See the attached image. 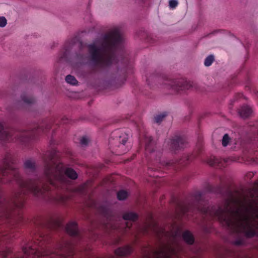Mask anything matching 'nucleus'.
<instances>
[{"label": "nucleus", "instance_id": "f257e3e1", "mask_svg": "<svg viewBox=\"0 0 258 258\" xmlns=\"http://www.w3.org/2000/svg\"><path fill=\"white\" fill-rule=\"evenodd\" d=\"M215 215L236 232L248 237L258 234V198L246 201L236 208L227 205Z\"/></svg>", "mask_w": 258, "mask_h": 258}, {"label": "nucleus", "instance_id": "f03ea898", "mask_svg": "<svg viewBox=\"0 0 258 258\" xmlns=\"http://www.w3.org/2000/svg\"><path fill=\"white\" fill-rule=\"evenodd\" d=\"M119 31L113 29L88 45L91 60L94 64L109 66L113 63L114 53L122 44Z\"/></svg>", "mask_w": 258, "mask_h": 258}, {"label": "nucleus", "instance_id": "7ed1b4c3", "mask_svg": "<svg viewBox=\"0 0 258 258\" xmlns=\"http://www.w3.org/2000/svg\"><path fill=\"white\" fill-rule=\"evenodd\" d=\"M16 181L22 188L28 192H30L37 197H42L47 187L40 182L36 181H24L17 169L16 161L11 157L5 158L3 165L0 167V183H7Z\"/></svg>", "mask_w": 258, "mask_h": 258}, {"label": "nucleus", "instance_id": "20e7f679", "mask_svg": "<svg viewBox=\"0 0 258 258\" xmlns=\"http://www.w3.org/2000/svg\"><path fill=\"white\" fill-rule=\"evenodd\" d=\"M47 156L48 157L45 159V176L50 184L59 188L58 184H67L68 180L66 177L72 179L77 178L78 174L74 169L64 168L56 151L49 152Z\"/></svg>", "mask_w": 258, "mask_h": 258}, {"label": "nucleus", "instance_id": "39448f33", "mask_svg": "<svg viewBox=\"0 0 258 258\" xmlns=\"http://www.w3.org/2000/svg\"><path fill=\"white\" fill-rule=\"evenodd\" d=\"M35 132H21L5 127L3 124L0 123V140L4 141L25 143L33 138L32 136Z\"/></svg>", "mask_w": 258, "mask_h": 258}, {"label": "nucleus", "instance_id": "423d86ee", "mask_svg": "<svg viewBox=\"0 0 258 258\" xmlns=\"http://www.w3.org/2000/svg\"><path fill=\"white\" fill-rule=\"evenodd\" d=\"M42 254L36 245L28 243L23 247L22 252L16 253L10 248L0 251V258H40Z\"/></svg>", "mask_w": 258, "mask_h": 258}, {"label": "nucleus", "instance_id": "0eeeda50", "mask_svg": "<svg viewBox=\"0 0 258 258\" xmlns=\"http://www.w3.org/2000/svg\"><path fill=\"white\" fill-rule=\"evenodd\" d=\"M175 253L174 248L169 245H164L156 254V258H174L173 255Z\"/></svg>", "mask_w": 258, "mask_h": 258}, {"label": "nucleus", "instance_id": "6e6552de", "mask_svg": "<svg viewBox=\"0 0 258 258\" xmlns=\"http://www.w3.org/2000/svg\"><path fill=\"white\" fill-rule=\"evenodd\" d=\"M118 131H116L112 133L111 137L109 139V143L110 145H113L114 143H120L124 145L126 143L127 139L124 137L119 135L118 136H115V135L118 134Z\"/></svg>", "mask_w": 258, "mask_h": 258}, {"label": "nucleus", "instance_id": "1a4fd4ad", "mask_svg": "<svg viewBox=\"0 0 258 258\" xmlns=\"http://www.w3.org/2000/svg\"><path fill=\"white\" fill-rule=\"evenodd\" d=\"M66 231L71 236H77L78 234V226L75 222H71L66 226Z\"/></svg>", "mask_w": 258, "mask_h": 258}, {"label": "nucleus", "instance_id": "9d476101", "mask_svg": "<svg viewBox=\"0 0 258 258\" xmlns=\"http://www.w3.org/2000/svg\"><path fill=\"white\" fill-rule=\"evenodd\" d=\"M252 112L251 108L248 105H245L241 107L239 111L240 116L245 118L248 116Z\"/></svg>", "mask_w": 258, "mask_h": 258}, {"label": "nucleus", "instance_id": "9b49d317", "mask_svg": "<svg viewBox=\"0 0 258 258\" xmlns=\"http://www.w3.org/2000/svg\"><path fill=\"white\" fill-rule=\"evenodd\" d=\"M183 238L188 244H192L194 239L192 234L188 231H185L183 233Z\"/></svg>", "mask_w": 258, "mask_h": 258}, {"label": "nucleus", "instance_id": "f8f14e48", "mask_svg": "<svg viewBox=\"0 0 258 258\" xmlns=\"http://www.w3.org/2000/svg\"><path fill=\"white\" fill-rule=\"evenodd\" d=\"M128 252V249L125 247H119L116 249L115 251L116 255L119 256H124Z\"/></svg>", "mask_w": 258, "mask_h": 258}, {"label": "nucleus", "instance_id": "ddd939ff", "mask_svg": "<svg viewBox=\"0 0 258 258\" xmlns=\"http://www.w3.org/2000/svg\"><path fill=\"white\" fill-rule=\"evenodd\" d=\"M25 168L31 170H34L35 168V164L31 160H27L24 163Z\"/></svg>", "mask_w": 258, "mask_h": 258}, {"label": "nucleus", "instance_id": "4468645a", "mask_svg": "<svg viewBox=\"0 0 258 258\" xmlns=\"http://www.w3.org/2000/svg\"><path fill=\"white\" fill-rule=\"evenodd\" d=\"M65 80L68 83L73 85H77L78 83V81L76 78L74 76L70 75H67Z\"/></svg>", "mask_w": 258, "mask_h": 258}, {"label": "nucleus", "instance_id": "2eb2a0df", "mask_svg": "<svg viewBox=\"0 0 258 258\" xmlns=\"http://www.w3.org/2000/svg\"><path fill=\"white\" fill-rule=\"evenodd\" d=\"M11 237V235L8 234H0V245L6 243Z\"/></svg>", "mask_w": 258, "mask_h": 258}, {"label": "nucleus", "instance_id": "dca6fc26", "mask_svg": "<svg viewBox=\"0 0 258 258\" xmlns=\"http://www.w3.org/2000/svg\"><path fill=\"white\" fill-rule=\"evenodd\" d=\"M127 194L125 191L120 190L117 194V198L119 200H123L127 197Z\"/></svg>", "mask_w": 258, "mask_h": 258}, {"label": "nucleus", "instance_id": "f3484780", "mask_svg": "<svg viewBox=\"0 0 258 258\" xmlns=\"http://www.w3.org/2000/svg\"><path fill=\"white\" fill-rule=\"evenodd\" d=\"M214 60V56L212 55H210L205 59L204 64L206 66L209 67L212 64Z\"/></svg>", "mask_w": 258, "mask_h": 258}, {"label": "nucleus", "instance_id": "a211bd4d", "mask_svg": "<svg viewBox=\"0 0 258 258\" xmlns=\"http://www.w3.org/2000/svg\"><path fill=\"white\" fill-rule=\"evenodd\" d=\"M191 85L189 82L185 81L181 86H179V87L180 88L179 89H188L191 87Z\"/></svg>", "mask_w": 258, "mask_h": 258}, {"label": "nucleus", "instance_id": "6ab92c4d", "mask_svg": "<svg viewBox=\"0 0 258 258\" xmlns=\"http://www.w3.org/2000/svg\"><path fill=\"white\" fill-rule=\"evenodd\" d=\"M89 142V138L86 136L83 137L80 140V144L82 146H86Z\"/></svg>", "mask_w": 258, "mask_h": 258}, {"label": "nucleus", "instance_id": "aec40b11", "mask_svg": "<svg viewBox=\"0 0 258 258\" xmlns=\"http://www.w3.org/2000/svg\"><path fill=\"white\" fill-rule=\"evenodd\" d=\"M229 141V138L227 134H225L223 138L222 139V145L223 146L225 147L228 145V143Z\"/></svg>", "mask_w": 258, "mask_h": 258}, {"label": "nucleus", "instance_id": "412c9836", "mask_svg": "<svg viewBox=\"0 0 258 258\" xmlns=\"http://www.w3.org/2000/svg\"><path fill=\"white\" fill-rule=\"evenodd\" d=\"M165 115H166L165 114H160V115H157L155 117V122L157 123H159L160 122H161L162 120V119L164 118Z\"/></svg>", "mask_w": 258, "mask_h": 258}, {"label": "nucleus", "instance_id": "4be33fe9", "mask_svg": "<svg viewBox=\"0 0 258 258\" xmlns=\"http://www.w3.org/2000/svg\"><path fill=\"white\" fill-rule=\"evenodd\" d=\"M182 143H183L182 140H181L180 139H178L176 140H174L172 143V144L175 147V148H176V146H177L178 147H179L180 145H181Z\"/></svg>", "mask_w": 258, "mask_h": 258}, {"label": "nucleus", "instance_id": "5701e85b", "mask_svg": "<svg viewBox=\"0 0 258 258\" xmlns=\"http://www.w3.org/2000/svg\"><path fill=\"white\" fill-rule=\"evenodd\" d=\"M178 5V2L177 0H170L169 6L171 8L174 9Z\"/></svg>", "mask_w": 258, "mask_h": 258}, {"label": "nucleus", "instance_id": "b1692460", "mask_svg": "<svg viewBox=\"0 0 258 258\" xmlns=\"http://www.w3.org/2000/svg\"><path fill=\"white\" fill-rule=\"evenodd\" d=\"M7 24V20L4 17H0V27H4Z\"/></svg>", "mask_w": 258, "mask_h": 258}, {"label": "nucleus", "instance_id": "393cba45", "mask_svg": "<svg viewBox=\"0 0 258 258\" xmlns=\"http://www.w3.org/2000/svg\"><path fill=\"white\" fill-rule=\"evenodd\" d=\"M130 221H131V220L134 221L137 219L138 216L135 213L130 212Z\"/></svg>", "mask_w": 258, "mask_h": 258}, {"label": "nucleus", "instance_id": "a878e982", "mask_svg": "<svg viewBox=\"0 0 258 258\" xmlns=\"http://www.w3.org/2000/svg\"><path fill=\"white\" fill-rule=\"evenodd\" d=\"M66 202V199H65V197H64L63 196H60V197H59V199H58V202L61 203V204H64Z\"/></svg>", "mask_w": 258, "mask_h": 258}, {"label": "nucleus", "instance_id": "bb28decb", "mask_svg": "<svg viewBox=\"0 0 258 258\" xmlns=\"http://www.w3.org/2000/svg\"><path fill=\"white\" fill-rule=\"evenodd\" d=\"M24 101L27 103H31L33 102V101L32 99H27L26 98H24Z\"/></svg>", "mask_w": 258, "mask_h": 258}, {"label": "nucleus", "instance_id": "cd10ccee", "mask_svg": "<svg viewBox=\"0 0 258 258\" xmlns=\"http://www.w3.org/2000/svg\"><path fill=\"white\" fill-rule=\"evenodd\" d=\"M123 219L126 220H129V214H125L123 216Z\"/></svg>", "mask_w": 258, "mask_h": 258}, {"label": "nucleus", "instance_id": "c85d7f7f", "mask_svg": "<svg viewBox=\"0 0 258 258\" xmlns=\"http://www.w3.org/2000/svg\"><path fill=\"white\" fill-rule=\"evenodd\" d=\"M55 256H57V255H56V254H55L54 253H51L49 255L50 258H53Z\"/></svg>", "mask_w": 258, "mask_h": 258}, {"label": "nucleus", "instance_id": "c756f323", "mask_svg": "<svg viewBox=\"0 0 258 258\" xmlns=\"http://www.w3.org/2000/svg\"><path fill=\"white\" fill-rule=\"evenodd\" d=\"M209 164L210 165H213L215 164V161H209Z\"/></svg>", "mask_w": 258, "mask_h": 258}, {"label": "nucleus", "instance_id": "7c9ffc66", "mask_svg": "<svg viewBox=\"0 0 258 258\" xmlns=\"http://www.w3.org/2000/svg\"><path fill=\"white\" fill-rule=\"evenodd\" d=\"M56 255H57V257H59L61 256V255H62V253H60V254H57Z\"/></svg>", "mask_w": 258, "mask_h": 258}, {"label": "nucleus", "instance_id": "2f4dec72", "mask_svg": "<svg viewBox=\"0 0 258 258\" xmlns=\"http://www.w3.org/2000/svg\"><path fill=\"white\" fill-rule=\"evenodd\" d=\"M67 49H66V52L64 53V55H64V56H65L66 55V52H67Z\"/></svg>", "mask_w": 258, "mask_h": 258}, {"label": "nucleus", "instance_id": "473e14b6", "mask_svg": "<svg viewBox=\"0 0 258 258\" xmlns=\"http://www.w3.org/2000/svg\"><path fill=\"white\" fill-rule=\"evenodd\" d=\"M59 248H60V249H62V246H60V247H59Z\"/></svg>", "mask_w": 258, "mask_h": 258}, {"label": "nucleus", "instance_id": "72a5a7b5", "mask_svg": "<svg viewBox=\"0 0 258 258\" xmlns=\"http://www.w3.org/2000/svg\"><path fill=\"white\" fill-rule=\"evenodd\" d=\"M44 254L47 255H48V254L47 253H45Z\"/></svg>", "mask_w": 258, "mask_h": 258}]
</instances>
